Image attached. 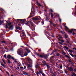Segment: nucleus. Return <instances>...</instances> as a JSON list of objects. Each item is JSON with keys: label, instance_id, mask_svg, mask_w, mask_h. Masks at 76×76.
Wrapping results in <instances>:
<instances>
[{"label": "nucleus", "instance_id": "nucleus-21", "mask_svg": "<svg viewBox=\"0 0 76 76\" xmlns=\"http://www.w3.org/2000/svg\"><path fill=\"white\" fill-rule=\"evenodd\" d=\"M65 48H66L67 50H68L69 48H68V47H66V46H65L64 47Z\"/></svg>", "mask_w": 76, "mask_h": 76}, {"label": "nucleus", "instance_id": "nucleus-37", "mask_svg": "<svg viewBox=\"0 0 76 76\" xmlns=\"http://www.w3.org/2000/svg\"><path fill=\"white\" fill-rule=\"evenodd\" d=\"M59 21L60 22H61V19H60V18H59Z\"/></svg>", "mask_w": 76, "mask_h": 76}, {"label": "nucleus", "instance_id": "nucleus-5", "mask_svg": "<svg viewBox=\"0 0 76 76\" xmlns=\"http://www.w3.org/2000/svg\"><path fill=\"white\" fill-rule=\"evenodd\" d=\"M27 60L28 61H29V63H30V64H32V60H31V59L28 58Z\"/></svg>", "mask_w": 76, "mask_h": 76}, {"label": "nucleus", "instance_id": "nucleus-47", "mask_svg": "<svg viewBox=\"0 0 76 76\" xmlns=\"http://www.w3.org/2000/svg\"><path fill=\"white\" fill-rule=\"evenodd\" d=\"M35 67H36V68H37L38 67V65H36Z\"/></svg>", "mask_w": 76, "mask_h": 76}, {"label": "nucleus", "instance_id": "nucleus-14", "mask_svg": "<svg viewBox=\"0 0 76 76\" xmlns=\"http://www.w3.org/2000/svg\"><path fill=\"white\" fill-rule=\"evenodd\" d=\"M37 5H38L39 6H41V4H40L39 3H38V2L37 3Z\"/></svg>", "mask_w": 76, "mask_h": 76}, {"label": "nucleus", "instance_id": "nucleus-52", "mask_svg": "<svg viewBox=\"0 0 76 76\" xmlns=\"http://www.w3.org/2000/svg\"><path fill=\"white\" fill-rule=\"evenodd\" d=\"M2 43H4V42H5L4 41H2Z\"/></svg>", "mask_w": 76, "mask_h": 76}, {"label": "nucleus", "instance_id": "nucleus-25", "mask_svg": "<svg viewBox=\"0 0 76 76\" xmlns=\"http://www.w3.org/2000/svg\"><path fill=\"white\" fill-rule=\"evenodd\" d=\"M73 75L74 76H76V74H75L74 73H73Z\"/></svg>", "mask_w": 76, "mask_h": 76}, {"label": "nucleus", "instance_id": "nucleus-46", "mask_svg": "<svg viewBox=\"0 0 76 76\" xmlns=\"http://www.w3.org/2000/svg\"><path fill=\"white\" fill-rule=\"evenodd\" d=\"M8 61L9 63H10V61L9 60H8Z\"/></svg>", "mask_w": 76, "mask_h": 76}, {"label": "nucleus", "instance_id": "nucleus-53", "mask_svg": "<svg viewBox=\"0 0 76 76\" xmlns=\"http://www.w3.org/2000/svg\"><path fill=\"white\" fill-rule=\"evenodd\" d=\"M24 69H26V66H24Z\"/></svg>", "mask_w": 76, "mask_h": 76}, {"label": "nucleus", "instance_id": "nucleus-1", "mask_svg": "<svg viewBox=\"0 0 76 76\" xmlns=\"http://www.w3.org/2000/svg\"><path fill=\"white\" fill-rule=\"evenodd\" d=\"M23 50L22 49H20L18 50L17 52L18 53V54L21 56L22 57H24V56H26L28 55V53L26 52L23 55Z\"/></svg>", "mask_w": 76, "mask_h": 76}, {"label": "nucleus", "instance_id": "nucleus-27", "mask_svg": "<svg viewBox=\"0 0 76 76\" xmlns=\"http://www.w3.org/2000/svg\"><path fill=\"white\" fill-rule=\"evenodd\" d=\"M56 56H60V54L59 53H58L57 54Z\"/></svg>", "mask_w": 76, "mask_h": 76}, {"label": "nucleus", "instance_id": "nucleus-33", "mask_svg": "<svg viewBox=\"0 0 76 76\" xmlns=\"http://www.w3.org/2000/svg\"><path fill=\"white\" fill-rule=\"evenodd\" d=\"M56 50H54L53 51V53H54V52H56Z\"/></svg>", "mask_w": 76, "mask_h": 76}, {"label": "nucleus", "instance_id": "nucleus-40", "mask_svg": "<svg viewBox=\"0 0 76 76\" xmlns=\"http://www.w3.org/2000/svg\"><path fill=\"white\" fill-rule=\"evenodd\" d=\"M62 54H66V53H64V52H63V51Z\"/></svg>", "mask_w": 76, "mask_h": 76}, {"label": "nucleus", "instance_id": "nucleus-16", "mask_svg": "<svg viewBox=\"0 0 76 76\" xmlns=\"http://www.w3.org/2000/svg\"><path fill=\"white\" fill-rule=\"evenodd\" d=\"M43 63H44V64H46V62L44 61H42Z\"/></svg>", "mask_w": 76, "mask_h": 76}, {"label": "nucleus", "instance_id": "nucleus-43", "mask_svg": "<svg viewBox=\"0 0 76 76\" xmlns=\"http://www.w3.org/2000/svg\"><path fill=\"white\" fill-rule=\"evenodd\" d=\"M52 25H53V26H56V25L54 24H53Z\"/></svg>", "mask_w": 76, "mask_h": 76}, {"label": "nucleus", "instance_id": "nucleus-17", "mask_svg": "<svg viewBox=\"0 0 76 76\" xmlns=\"http://www.w3.org/2000/svg\"><path fill=\"white\" fill-rule=\"evenodd\" d=\"M2 61L3 62H4V64H6V61H5L3 59H2Z\"/></svg>", "mask_w": 76, "mask_h": 76}, {"label": "nucleus", "instance_id": "nucleus-3", "mask_svg": "<svg viewBox=\"0 0 76 76\" xmlns=\"http://www.w3.org/2000/svg\"><path fill=\"white\" fill-rule=\"evenodd\" d=\"M27 66L28 69H29L30 67H32V65H31V64H30V63H29V64H27Z\"/></svg>", "mask_w": 76, "mask_h": 76}, {"label": "nucleus", "instance_id": "nucleus-12", "mask_svg": "<svg viewBox=\"0 0 76 76\" xmlns=\"http://www.w3.org/2000/svg\"><path fill=\"white\" fill-rule=\"evenodd\" d=\"M21 22L23 23V24H24L25 23V20H23L21 21Z\"/></svg>", "mask_w": 76, "mask_h": 76}, {"label": "nucleus", "instance_id": "nucleus-42", "mask_svg": "<svg viewBox=\"0 0 76 76\" xmlns=\"http://www.w3.org/2000/svg\"><path fill=\"white\" fill-rule=\"evenodd\" d=\"M11 58H12V60H14L15 58H14L13 57H11Z\"/></svg>", "mask_w": 76, "mask_h": 76}, {"label": "nucleus", "instance_id": "nucleus-4", "mask_svg": "<svg viewBox=\"0 0 76 76\" xmlns=\"http://www.w3.org/2000/svg\"><path fill=\"white\" fill-rule=\"evenodd\" d=\"M39 18H40V17L39 16H37L34 19V20H38Z\"/></svg>", "mask_w": 76, "mask_h": 76}, {"label": "nucleus", "instance_id": "nucleus-57", "mask_svg": "<svg viewBox=\"0 0 76 76\" xmlns=\"http://www.w3.org/2000/svg\"><path fill=\"white\" fill-rule=\"evenodd\" d=\"M65 73H67V71L66 70H65Z\"/></svg>", "mask_w": 76, "mask_h": 76}, {"label": "nucleus", "instance_id": "nucleus-7", "mask_svg": "<svg viewBox=\"0 0 76 76\" xmlns=\"http://www.w3.org/2000/svg\"><path fill=\"white\" fill-rule=\"evenodd\" d=\"M9 29H11V30H12V29H13V26H11L10 27H9Z\"/></svg>", "mask_w": 76, "mask_h": 76}, {"label": "nucleus", "instance_id": "nucleus-45", "mask_svg": "<svg viewBox=\"0 0 76 76\" xmlns=\"http://www.w3.org/2000/svg\"><path fill=\"white\" fill-rule=\"evenodd\" d=\"M61 41L62 42H64V41L63 40H61Z\"/></svg>", "mask_w": 76, "mask_h": 76}, {"label": "nucleus", "instance_id": "nucleus-13", "mask_svg": "<svg viewBox=\"0 0 76 76\" xmlns=\"http://www.w3.org/2000/svg\"><path fill=\"white\" fill-rule=\"evenodd\" d=\"M26 50L27 51H28V53H30V50H28V48H27L26 49Z\"/></svg>", "mask_w": 76, "mask_h": 76}, {"label": "nucleus", "instance_id": "nucleus-48", "mask_svg": "<svg viewBox=\"0 0 76 76\" xmlns=\"http://www.w3.org/2000/svg\"><path fill=\"white\" fill-rule=\"evenodd\" d=\"M72 34H73V35H75V32H73L72 33Z\"/></svg>", "mask_w": 76, "mask_h": 76}, {"label": "nucleus", "instance_id": "nucleus-31", "mask_svg": "<svg viewBox=\"0 0 76 76\" xmlns=\"http://www.w3.org/2000/svg\"><path fill=\"white\" fill-rule=\"evenodd\" d=\"M30 23L31 24V26H32L33 25L32 22H30Z\"/></svg>", "mask_w": 76, "mask_h": 76}, {"label": "nucleus", "instance_id": "nucleus-28", "mask_svg": "<svg viewBox=\"0 0 76 76\" xmlns=\"http://www.w3.org/2000/svg\"><path fill=\"white\" fill-rule=\"evenodd\" d=\"M32 31H35V28H32Z\"/></svg>", "mask_w": 76, "mask_h": 76}, {"label": "nucleus", "instance_id": "nucleus-8", "mask_svg": "<svg viewBox=\"0 0 76 76\" xmlns=\"http://www.w3.org/2000/svg\"><path fill=\"white\" fill-rule=\"evenodd\" d=\"M69 70L70 71H71L72 72H73V68H72V67H71L69 68Z\"/></svg>", "mask_w": 76, "mask_h": 76}, {"label": "nucleus", "instance_id": "nucleus-39", "mask_svg": "<svg viewBox=\"0 0 76 76\" xmlns=\"http://www.w3.org/2000/svg\"><path fill=\"white\" fill-rule=\"evenodd\" d=\"M20 68L22 69H23V66H21Z\"/></svg>", "mask_w": 76, "mask_h": 76}, {"label": "nucleus", "instance_id": "nucleus-24", "mask_svg": "<svg viewBox=\"0 0 76 76\" xmlns=\"http://www.w3.org/2000/svg\"><path fill=\"white\" fill-rule=\"evenodd\" d=\"M70 55H71V56H72V57H74V56L73 55V54H70Z\"/></svg>", "mask_w": 76, "mask_h": 76}, {"label": "nucleus", "instance_id": "nucleus-26", "mask_svg": "<svg viewBox=\"0 0 76 76\" xmlns=\"http://www.w3.org/2000/svg\"><path fill=\"white\" fill-rule=\"evenodd\" d=\"M42 25H44V22L43 21H42Z\"/></svg>", "mask_w": 76, "mask_h": 76}, {"label": "nucleus", "instance_id": "nucleus-9", "mask_svg": "<svg viewBox=\"0 0 76 76\" xmlns=\"http://www.w3.org/2000/svg\"><path fill=\"white\" fill-rule=\"evenodd\" d=\"M7 58H11V56L10 55H8L7 56Z\"/></svg>", "mask_w": 76, "mask_h": 76}, {"label": "nucleus", "instance_id": "nucleus-58", "mask_svg": "<svg viewBox=\"0 0 76 76\" xmlns=\"http://www.w3.org/2000/svg\"><path fill=\"white\" fill-rule=\"evenodd\" d=\"M59 44H62V43L60 42H59Z\"/></svg>", "mask_w": 76, "mask_h": 76}, {"label": "nucleus", "instance_id": "nucleus-32", "mask_svg": "<svg viewBox=\"0 0 76 76\" xmlns=\"http://www.w3.org/2000/svg\"><path fill=\"white\" fill-rule=\"evenodd\" d=\"M7 74H8V75L9 76V72H7Z\"/></svg>", "mask_w": 76, "mask_h": 76}, {"label": "nucleus", "instance_id": "nucleus-2", "mask_svg": "<svg viewBox=\"0 0 76 76\" xmlns=\"http://www.w3.org/2000/svg\"><path fill=\"white\" fill-rule=\"evenodd\" d=\"M7 23L6 24V25H5V28H7V27H8V26H10V25H11V23L8 21H6Z\"/></svg>", "mask_w": 76, "mask_h": 76}, {"label": "nucleus", "instance_id": "nucleus-10", "mask_svg": "<svg viewBox=\"0 0 76 76\" xmlns=\"http://www.w3.org/2000/svg\"><path fill=\"white\" fill-rule=\"evenodd\" d=\"M65 30L66 31H67L68 29H69V28L67 27L66 26H65Z\"/></svg>", "mask_w": 76, "mask_h": 76}, {"label": "nucleus", "instance_id": "nucleus-20", "mask_svg": "<svg viewBox=\"0 0 76 76\" xmlns=\"http://www.w3.org/2000/svg\"><path fill=\"white\" fill-rule=\"evenodd\" d=\"M39 72L40 73H42V70H39Z\"/></svg>", "mask_w": 76, "mask_h": 76}, {"label": "nucleus", "instance_id": "nucleus-30", "mask_svg": "<svg viewBox=\"0 0 76 76\" xmlns=\"http://www.w3.org/2000/svg\"><path fill=\"white\" fill-rule=\"evenodd\" d=\"M4 57H5V58H6V55H4Z\"/></svg>", "mask_w": 76, "mask_h": 76}, {"label": "nucleus", "instance_id": "nucleus-54", "mask_svg": "<svg viewBox=\"0 0 76 76\" xmlns=\"http://www.w3.org/2000/svg\"><path fill=\"white\" fill-rule=\"evenodd\" d=\"M54 53V52H52V53H51V54H50V55H52L53 54V53Z\"/></svg>", "mask_w": 76, "mask_h": 76}, {"label": "nucleus", "instance_id": "nucleus-34", "mask_svg": "<svg viewBox=\"0 0 76 76\" xmlns=\"http://www.w3.org/2000/svg\"><path fill=\"white\" fill-rule=\"evenodd\" d=\"M42 75H43V76H45V75L43 73H42Z\"/></svg>", "mask_w": 76, "mask_h": 76}, {"label": "nucleus", "instance_id": "nucleus-15", "mask_svg": "<svg viewBox=\"0 0 76 76\" xmlns=\"http://www.w3.org/2000/svg\"><path fill=\"white\" fill-rule=\"evenodd\" d=\"M1 66H2L3 67H4V65L3 63H2L1 62Z\"/></svg>", "mask_w": 76, "mask_h": 76}, {"label": "nucleus", "instance_id": "nucleus-62", "mask_svg": "<svg viewBox=\"0 0 76 76\" xmlns=\"http://www.w3.org/2000/svg\"><path fill=\"white\" fill-rule=\"evenodd\" d=\"M10 67H11V68H12V66H10Z\"/></svg>", "mask_w": 76, "mask_h": 76}, {"label": "nucleus", "instance_id": "nucleus-29", "mask_svg": "<svg viewBox=\"0 0 76 76\" xmlns=\"http://www.w3.org/2000/svg\"><path fill=\"white\" fill-rule=\"evenodd\" d=\"M69 51L71 53H72L73 52V51H72V50H69Z\"/></svg>", "mask_w": 76, "mask_h": 76}, {"label": "nucleus", "instance_id": "nucleus-36", "mask_svg": "<svg viewBox=\"0 0 76 76\" xmlns=\"http://www.w3.org/2000/svg\"><path fill=\"white\" fill-rule=\"evenodd\" d=\"M51 17L53 18V14L51 13Z\"/></svg>", "mask_w": 76, "mask_h": 76}, {"label": "nucleus", "instance_id": "nucleus-63", "mask_svg": "<svg viewBox=\"0 0 76 76\" xmlns=\"http://www.w3.org/2000/svg\"><path fill=\"white\" fill-rule=\"evenodd\" d=\"M38 51H41V50H39Z\"/></svg>", "mask_w": 76, "mask_h": 76}, {"label": "nucleus", "instance_id": "nucleus-51", "mask_svg": "<svg viewBox=\"0 0 76 76\" xmlns=\"http://www.w3.org/2000/svg\"><path fill=\"white\" fill-rule=\"evenodd\" d=\"M40 57H42V56L40 55Z\"/></svg>", "mask_w": 76, "mask_h": 76}, {"label": "nucleus", "instance_id": "nucleus-64", "mask_svg": "<svg viewBox=\"0 0 76 76\" xmlns=\"http://www.w3.org/2000/svg\"><path fill=\"white\" fill-rule=\"evenodd\" d=\"M17 20V21H18V20Z\"/></svg>", "mask_w": 76, "mask_h": 76}, {"label": "nucleus", "instance_id": "nucleus-18", "mask_svg": "<svg viewBox=\"0 0 76 76\" xmlns=\"http://www.w3.org/2000/svg\"><path fill=\"white\" fill-rule=\"evenodd\" d=\"M2 23H3V22L1 21L0 20V25H1Z\"/></svg>", "mask_w": 76, "mask_h": 76}, {"label": "nucleus", "instance_id": "nucleus-59", "mask_svg": "<svg viewBox=\"0 0 76 76\" xmlns=\"http://www.w3.org/2000/svg\"><path fill=\"white\" fill-rule=\"evenodd\" d=\"M15 61V63H17V61Z\"/></svg>", "mask_w": 76, "mask_h": 76}, {"label": "nucleus", "instance_id": "nucleus-61", "mask_svg": "<svg viewBox=\"0 0 76 76\" xmlns=\"http://www.w3.org/2000/svg\"><path fill=\"white\" fill-rule=\"evenodd\" d=\"M27 23H26V24H28V21H27Z\"/></svg>", "mask_w": 76, "mask_h": 76}, {"label": "nucleus", "instance_id": "nucleus-44", "mask_svg": "<svg viewBox=\"0 0 76 76\" xmlns=\"http://www.w3.org/2000/svg\"><path fill=\"white\" fill-rule=\"evenodd\" d=\"M16 29H19V28H18V27H16Z\"/></svg>", "mask_w": 76, "mask_h": 76}, {"label": "nucleus", "instance_id": "nucleus-41", "mask_svg": "<svg viewBox=\"0 0 76 76\" xmlns=\"http://www.w3.org/2000/svg\"><path fill=\"white\" fill-rule=\"evenodd\" d=\"M65 57H68V56H67V55H65Z\"/></svg>", "mask_w": 76, "mask_h": 76}, {"label": "nucleus", "instance_id": "nucleus-49", "mask_svg": "<svg viewBox=\"0 0 76 76\" xmlns=\"http://www.w3.org/2000/svg\"><path fill=\"white\" fill-rule=\"evenodd\" d=\"M50 12H53V10L51 9H50Z\"/></svg>", "mask_w": 76, "mask_h": 76}, {"label": "nucleus", "instance_id": "nucleus-6", "mask_svg": "<svg viewBox=\"0 0 76 76\" xmlns=\"http://www.w3.org/2000/svg\"><path fill=\"white\" fill-rule=\"evenodd\" d=\"M73 30H75V31H76V29H72L71 30H70L69 32H70V33H72V31H73Z\"/></svg>", "mask_w": 76, "mask_h": 76}, {"label": "nucleus", "instance_id": "nucleus-60", "mask_svg": "<svg viewBox=\"0 0 76 76\" xmlns=\"http://www.w3.org/2000/svg\"><path fill=\"white\" fill-rule=\"evenodd\" d=\"M47 67H49V66H48V65H47Z\"/></svg>", "mask_w": 76, "mask_h": 76}, {"label": "nucleus", "instance_id": "nucleus-56", "mask_svg": "<svg viewBox=\"0 0 76 76\" xmlns=\"http://www.w3.org/2000/svg\"><path fill=\"white\" fill-rule=\"evenodd\" d=\"M67 43H69V41H68L67 40Z\"/></svg>", "mask_w": 76, "mask_h": 76}, {"label": "nucleus", "instance_id": "nucleus-55", "mask_svg": "<svg viewBox=\"0 0 76 76\" xmlns=\"http://www.w3.org/2000/svg\"><path fill=\"white\" fill-rule=\"evenodd\" d=\"M60 68H62V66H60Z\"/></svg>", "mask_w": 76, "mask_h": 76}, {"label": "nucleus", "instance_id": "nucleus-38", "mask_svg": "<svg viewBox=\"0 0 76 76\" xmlns=\"http://www.w3.org/2000/svg\"><path fill=\"white\" fill-rule=\"evenodd\" d=\"M22 34H23V36H24L25 35V33L23 32L22 33Z\"/></svg>", "mask_w": 76, "mask_h": 76}, {"label": "nucleus", "instance_id": "nucleus-35", "mask_svg": "<svg viewBox=\"0 0 76 76\" xmlns=\"http://www.w3.org/2000/svg\"><path fill=\"white\" fill-rule=\"evenodd\" d=\"M69 62H71V59H70V58L69 59Z\"/></svg>", "mask_w": 76, "mask_h": 76}, {"label": "nucleus", "instance_id": "nucleus-22", "mask_svg": "<svg viewBox=\"0 0 76 76\" xmlns=\"http://www.w3.org/2000/svg\"><path fill=\"white\" fill-rule=\"evenodd\" d=\"M65 38H67L68 36H67V34L65 35Z\"/></svg>", "mask_w": 76, "mask_h": 76}, {"label": "nucleus", "instance_id": "nucleus-50", "mask_svg": "<svg viewBox=\"0 0 76 76\" xmlns=\"http://www.w3.org/2000/svg\"><path fill=\"white\" fill-rule=\"evenodd\" d=\"M18 29H19V30H20L21 29L20 28V27H18Z\"/></svg>", "mask_w": 76, "mask_h": 76}, {"label": "nucleus", "instance_id": "nucleus-19", "mask_svg": "<svg viewBox=\"0 0 76 76\" xmlns=\"http://www.w3.org/2000/svg\"><path fill=\"white\" fill-rule=\"evenodd\" d=\"M50 60H53V57H51Z\"/></svg>", "mask_w": 76, "mask_h": 76}, {"label": "nucleus", "instance_id": "nucleus-11", "mask_svg": "<svg viewBox=\"0 0 76 76\" xmlns=\"http://www.w3.org/2000/svg\"><path fill=\"white\" fill-rule=\"evenodd\" d=\"M23 74L25 75H28V73H26V72H23Z\"/></svg>", "mask_w": 76, "mask_h": 76}, {"label": "nucleus", "instance_id": "nucleus-23", "mask_svg": "<svg viewBox=\"0 0 76 76\" xmlns=\"http://www.w3.org/2000/svg\"><path fill=\"white\" fill-rule=\"evenodd\" d=\"M39 73H40L39 72H37L36 74H37V75H39Z\"/></svg>", "mask_w": 76, "mask_h": 76}]
</instances>
